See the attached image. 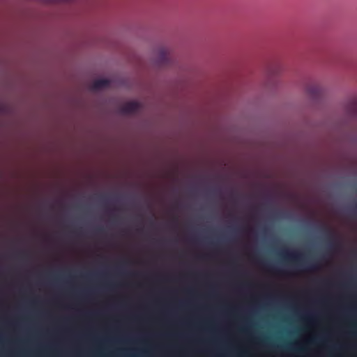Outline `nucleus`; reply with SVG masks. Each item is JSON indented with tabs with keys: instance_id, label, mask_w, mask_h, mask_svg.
<instances>
[{
	"instance_id": "obj_1",
	"label": "nucleus",
	"mask_w": 357,
	"mask_h": 357,
	"mask_svg": "<svg viewBox=\"0 0 357 357\" xmlns=\"http://www.w3.org/2000/svg\"><path fill=\"white\" fill-rule=\"evenodd\" d=\"M140 107V103L138 102H128L121 106V112L124 114H133L139 110Z\"/></svg>"
},
{
	"instance_id": "obj_2",
	"label": "nucleus",
	"mask_w": 357,
	"mask_h": 357,
	"mask_svg": "<svg viewBox=\"0 0 357 357\" xmlns=\"http://www.w3.org/2000/svg\"><path fill=\"white\" fill-rule=\"evenodd\" d=\"M281 256L285 260L299 262L302 259L303 255L298 252H290L288 250H284L282 252Z\"/></svg>"
},
{
	"instance_id": "obj_3",
	"label": "nucleus",
	"mask_w": 357,
	"mask_h": 357,
	"mask_svg": "<svg viewBox=\"0 0 357 357\" xmlns=\"http://www.w3.org/2000/svg\"><path fill=\"white\" fill-rule=\"evenodd\" d=\"M169 52L165 47H162L158 52V63L162 65H167L169 61Z\"/></svg>"
},
{
	"instance_id": "obj_4",
	"label": "nucleus",
	"mask_w": 357,
	"mask_h": 357,
	"mask_svg": "<svg viewBox=\"0 0 357 357\" xmlns=\"http://www.w3.org/2000/svg\"><path fill=\"white\" fill-rule=\"evenodd\" d=\"M307 93L314 98H319L322 92V89L318 84H312L307 89Z\"/></svg>"
},
{
	"instance_id": "obj_5",
	"label": "nucleus",
	"mask_w": 357,
	"mask_h": 357,
	"mask_svg": "<svg viewBox=\"0 0 357 357\" xmlns=\"http://www.w3.org/2000/svg\"><path fill=\"white\" fill-rule=\"evenodd\" d=\"M110 82L107 79H100L93 82L92 89L94 90H100L107 88L109 86Z\"/></svg>"
},
{
	"instance_id": "obj_6",
	"label": "nucleus",
	"mask_w": 357,
	"mask_h": 357,
	"mask_svg": "<svg viewBox=\"0 0 357 357\" xmlns=\"http://www.w3.org/2000/svg\"><path fill=\"white\" fill-rule=\"evenodd\" d=\"M319 268V266L317 263L312 262L310 264H308L307 266H305V269L308 271H314Z\"/></svg>"
},
{
	"instance_id": "obj_7",
	"label": "nucleus",
	"mask_w": 357,
	"mask_h": 357,
	"mask_svg": "<svg viewBox=\"0 0 357 357\" xmlns=\"http://www.w3.org/2000/svg\"><path fill=\"white\" fill-rule=\"evenodd\" d=\"M323 230L324 231V232L326 234L327 236L328 237V240H329L328 244H329L330 247H333L334 243L331 239L332 233H331V230H329L326 227H323Z\"/></svg>"
},
{
	"instance_id": "obj_8",
	"label": "nucleus",
	"mask_w": 357,
	"mask_h": 357,
	"mask_svg": "<svg viewBox=\"0 0 357 357\" xmlns=\"http://www.w3.org/2000/svg\"><path fill=\"white\" fill-rule=\"evenodd\" d=\"M260 262H261V264H263L265 266H266L267 268H269L270 270H271V271H278L276 268H275L274 266H271V265H269V264H266V263H265L264 261H260Z\"/></svg>"
},
{
	"instance_id": "obj_9",
	"label": "nucleus",
	"mask_w": 357,
	"mask_h": 357,
	"mask_svg": "<svg viewBox=\"0 0 357 357\" xmlns=\"http://www.w3.org/2000/svg\"><path fill=\"white\" fill-rule=\"evenodd\" d=\"M289 349H291V350L296 351H304V349L303 347H291V348H289Z\"/></svg>"
},
{
	"instance_id": "obj_10",
	"label": "nucleus",
	"mask_w": 357,
	"mask_h": 357,
	"mask_svg": "<svg viewBox=\"0 0 357 357\" xmlns=\"http://www.w3.org/2000/svg\"><path fill=\"white\" fill-rule=\"evenodd\" d=\"M98 231L99 232H102V229H101V228H100V229H98Z\"/></svg>"
},
{
	"instance_id": "obj_11",
	"label": "nucleus",
	"mask_w": 357,
	"mask_h": 357,
	"mask_svg": "<svg viewBox=\"0 0 357 357\" xmlns=\"http://www.w3.org/2000/svg\"><path fill=\"white\" fill-rule=\"evenodd\" d=\"M356 109H357V102H356Z\"/></svg>"
}]
</instances>
